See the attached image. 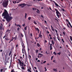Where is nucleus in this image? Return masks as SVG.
Returning <instances> with one entry per match:
<instances>
[{"label": "nucleus", "instance_id": "obj_24", "mask_svg": "<svg viewBox=\"0 0 72 72\" xmlns=\"http://www.w3.org/2000/svg\"><path fill=\"white\" fill-rule=\"evenodd\" d=\"M17 27H19L20 28H21V25H20L17 24Z\"/></svg>", "mask_w": 72, "mask_h": 72}, {"label": "nucleus", "instance_id": "obj_32", "mask_svg": "<svg viewBox=\"0 0 72 72\" xmlns=\"http://www.w3.org/2000/svg\"><path fill=\"white\" fill-rule=\"evenodd\" d=\"M33 23H34V24H37V23H36V21H33Z\"/></svg>", "mask_w": 72, "mask_h": 72}, {"label": "nucleus", "instance_id": "obj_25", "mask_svg": "<svg viewBox=\"0 0 72 72\" xmlns=\"http://www.w3.org/2000/svg\"><path fill=\"white\" fill-rule=\"evenodd\" d=\"M0 30H2V25L0 26Z\"/></svg>", "mask_w": 72, "mask_h": 72}, {"label": "nucleus", "instance_id": "obj_29", "mask_svg": "<svg viewBox=\"0 0 72 72\" xmlns=\"http://www.w3.org/2000/svg\"><path fill=\"white\" fill-rule=\"evenodd\" d=\"M60 54H61V53L60 52L59 53H57V54H58V55H60Z\"/></svg>", "mask_w": 72, "mask_h": 72}, {"label": "nucleus", "instance_id": "obj_7", "mask_svg": "<svg viewBox=\"0 0 72 72\" xmlns=\"http://www.w3.org/2000/svg\"><path fill=\"white\" fill-rule=\"evenodd\" d=\"M22 6H21V8H24V6H26V4H25V3H22Z\"/></svg>", "mask_w": 72, "mask_h": 72}, {"label": "nucleus", "instance_id": "obj_23", "mask_svg": "<svg viewBox=\"0 0 72 72\" xmlns=\"http://www.w3.org/2000/svg\"><path fill=\"white\" fill-rule=\"evenodd\" d=\"M21 69H25V68H24V67H21Z\"/></svg>", "mask_w": 72, "mask_h": 72}, {"label": "nucleus", "instance_id": "obj_11", "mask_svg": "<svg viewBox=\"0 0 72 72\" xmlns=\"http://www.w3.org/2000/svg\"><path fill=\"white\" fill-rule=\"evenodd\" d=\"M6 32H7V33H10V30H7Z\"/></svg>", "mask_w": 72, "mask_h": 72}, {"label": "nucleus", "instance_id": "obj_15", "mask_svg": "<svg viewBox=\"0 0 72 72\" xmlns=\"http://www.w3.org/2000/svg\"><path fill=\"white\" fill-rule=\"evenodd\" d=\"M69 37L70 38V39L71 40V41H72V37H71V36H70Z\"/></svg>", "mask_w": 72, "mask_h": 72}, {"label": "nucleus", "instance_id": "obj_47", "mask_svg": "<svg viewBox=\"0 0 72 72\" xmlns=\"http://www.w3.org/2000/svg\"><path fill=\"white\" fill-rule=\"evenodd\" d=\"M28 52H29V51H30V48H28Z\"/></svg>", "mask_w": 72, "mask_h": 72}, {"label": "nucleus", "instance_id": "obj_62", "mask_svg": "<svg viewBox=\"0 0 72 72\" xmlns=\"http://www.w3.org/2000/svg\"><path fill=\"white\" fill-rule=\"evenodd\" d=\"M20 66H22V67H23V64H22V65H20Z\"/></svg>", "mask_w": 72, "mask_h": 72}, {"label": "nucleus", "instance_id": "obj_12", "mask_svg": "<svg viewBox=\"0 0 72 72\" xmlns=\"http://www.w3.org/2000/svg\"><path fill=\"white\" fill-rule=\"evenodd\" d=\"M11 54H12V51H10L9 54V55H8L9 56H10V55H11Z\"/></svg>", "mask_w": 72, "mask_h": 72}, {"label": "nucleus", "instance_id": "obj_40", "mask_svg": "<svg viewBox=\"0 0 72 72\" xmlns=\"http://www.w3.org/2000/svg\"><path fill=\"white\" fill-rule=\"evenodd\" d=\"M62 41L64 43V40H63V39H62Z\"/></svg>", "mask_w": 72, "mask_h": 72}, {"label": "nucleus", "instance_id": "obj_33", "mask_svg": "<svg viewBox=\"0 0 72 72\" xmlns=\"http://www.w3.org/2000/svg\"><path fill=\"white\" fill-rule=\"evenodd\" d=\"M27 26L25 27L24 28V30H27Z\"/></svg>", "mask_w": 72, "mask_h": 72}, {"label": "nucleus", "instance_id": "obj_61", "mask_svg": "<svg viewBox=\"0 0 72 72\" xmlns=\"http://www.w3.org/2000/svg\"><path fill=\"white\" fill-rule=\"evenodd\" d=\"M30 35L31 37L32 36V33H30Z\"/></svg>", "mask_w": 72, "mask_h": 72}, {"label": "nucleus", "instance_id": "obj_37", "mask_svg": "<svg viewBox=\"0 0 72 72\" xmlns=\"http://www.w3.org/2000/svg\"><path fill=\"white\" fill-rule=\"evenodd\" d=\"M19 30H20V28H19V27H18L17 28V30L18 31H19Z\"/></svg>", "mask_w": 72, "mask_h": 72}, {"label": "nucleus", "instance_id": "obj_22", "mask_svg": "<svg viewBox=\"0 0 72 72\" xmlns=\"http://www.w3.org/2000/svg\"><path fill=\"white\" fill-rule=\"evenodd\" d=\"M27 71H28V72H32L30 70V69H28Z\"/></svg>", "mask_w": 72, "mask_h": 72}, {"label": "nucleus", "instance_id": "obj_35", "mask_svg": "<svg viewBox=\"0 0 72 72\" xmlns=\"http://www.w3.org/2000/svg\"><path fill=\"white\" fill-rule=\"evenodd\" d=\"M31 19V17H30L29 18H28V19L29 21Z\"/></svg>", "mask_w": 72, "mask_h": 72}, {"label": "nucleus", "instance_id": "obj_31", "mask_svg": "<svg viewBox=\"0 0 72 72\" xmlns=\"http://www.w3.org/2000/svg\"><path fill=\"white\" fill-rule=\"evenodd\" d=\"M23 5V4H20L19 5V7H20V6H22V5Z\"/></svg>", "mask_w": 72, "mask_h": 72}, {"label": "nucleus", "instance_id": "obj_5", "mask_svg": "<svg viewBox=\"0 0 72 72\" xmlns=\"http://www.w3.org/2000/svg\"><path fill=\"white\" fill-rule=\"evenodd\" d=\"M22 48H23V50H24V53H26V50L25 49V46H22Z\"/></svg>", "mask_w": 72, "mask_h": 72}, {"label": "nucleus", "instance_id": "obj_43", "mask_svg": "<svg viewBox=\"0 0 72 72\" xmlns=\"http://www.w3.org/2000/svg\"><path fill=\"white\" fill-rule=\"evenodd\" d=\"M67 25L68 27V28H70L69 26V25H68V24H67Z\"/></svg>", "mask_w": 72, "mask_h": 72}, {"label": "nucleus", "instance_id": "obj_50", "mask_svg": "<svg viewBox=\"0 0 72 72\" xmlns=\"http://www.w3.org/2000/svg\"><path fill=\"white\" fill-rule=\"evenodd\" d=\"M68 24L69 25V26L71 25V23H70V22H68Z\"/></svg>", "mask_w": 72, "mask_h": 72}, {"label": "nucleus", "instance_id": "obj_4", "mask_svg": "<svg viewBox=\"0 0 72 72\" xmlns=\"http://www.w3.org/2000/svg\"><path fill=\"white\" fill-rule=\"evenodd\" d=\"M18 60L19 61L20 65H21V64H23V65H24V62H22L21 60H20V59H18Z\"/></svg>", "mask_w": 72, "mask_h": 72}, {"label": "nucleus", "instance_id": "obj_53", "mask_svg": "<svg viewBox=\"0 0 72 72\" xmlns=\"http://www.w3.org/2000/svg\"><path fill=\"white\" fill-rule=\"evenodd\" d=\"M55 31H56V33H58V31H57V30H56V29H55Z\"/></svg>", "mask_w": 72, "mask_h": 72}, {"label": "nucleus", "instance_id": "obj_20", "mask_svg": "<svg viewBox=\"0 0 72 72\" xmlns=\"http://www.w3.org/2000/svg\"><path fill=\"white\" fill-rule=\"evenodd\" d=\"M53 70L54 71H55V72H57V69H53Z\"/></svg>", "mask_w": 72, "mask_h": 72}, {"label": "nucleus", "instance_id": "obj_2", "mask_svg": "<svg viewBox=\"0 0 72 72\" xmlns=\"http://www.w3.org/2000/svg\"><path fill=\"white\" fill-rule=\"evenodd\" d=\"M9 2V0H8L7 1H5V2L3 4V6L5 8L7 7L8 5V3Z\"/></svg>", "mask_w": 72, "mask_h": 72}, {"label": "nucleus", "instance_id": "obj_17", "mask_svg": "<svg viewBox=\"0 0 72 72\" xmlns=\"http://www.w3.org/2000/svg\"><path fill=\"white\" fill-rule=\"evenodd\" d=\"M37 11L36 12L37 13H40V11L39 9H37Z\"/></svg>", "mask_w": 72, "mask_h": 72}, {"label": "nucleus", "instance_id": "obj_52", "mask_svg": "<svg viewBox=\"0 0 72 72\" xmlns=\"http://www.w3.org/2000/svg\"><path fill=\"white\" fill-rule=\"evenodd\" d=\"M22 53L24 54V52L23 51H24V50H23V49H22Z\"/></svg>", "mask_w": 72, "mask_h": 72}, {"label": "nucleus", "instance_id": "obj_49", "mask_svg": "<svg viewBox=\"0 0 72 72\" xmlns=\"http://www.w3.org/2000/svg\"><path fill=\"white\" fill-rule=\"evenodd\" d=\"M17 56V54H15L14 55V57H16Z\"/></svg>", "mask_w": 72, "mask_h": 72}, {"label": "nucleus", "instance_id": "obj_6", "mask_svg": "<svg viewBox=\"0 0 72 72\" xmlns=\"http://www.w3.org/2000/svg\"><path fill=\"white\" fill-rule=\"evenodd\" d=\"M53 3H54L55 4L56 6H57V7H58V6H59V5H58V4H57V3H55V1H53Z\"/></svg>", "mask_w": 72, "mask_h": 72}, {"label": "nucleus", "instance_id": "obj_13", "mask_svg": "<svg viewBox=\"0 0 72 72\" xmlns=\"http://www.w3.org/2000/svg\"><path fill=\"white\" fill-rule=\"evenodd\" d=\"M37 46L38 47H40V44L39 43L37 44Z\"/></svg>", "mask_w": 72, "mask_h": 72}, {"label": "nucleus", "instance_id": "obj_21", "mask_svg": "<svg viewBox=\"0 0 72 72\" xmlns=\"http://www.w3.org/2000/svg\"><path fill=\"white\" fill-rule=\"evenodd\" d=\"M52 42V44L53 45H54V42L53 41V40H51Z\"/></svg>", "mask_w": 72, "mask_h": 72}, {"label": "nucleus", "instance_id": "obj_16", "mask_svg": "<svg viewBox=\"0 0 72 72\" xmlns=\"http://www.w3.org/2000/svg\"><path fill=\"white\" fill-rule=\"evenodd\" d=\"M27 14L26 13L25 14V19H26V17H27Z\"/></svg>", "mask_w": 72, "mask_h": 72}, {"label": "nucleus", "instance_id": "obj_41", "mask_svg": "<svg viewBox=\"0 0 72 72\" xmlns=\"http://www.w3.org/2000/svg\"><path fill=\"white\" fill-rule=\"evenodd\" d=\"M65 32H63V34L64 35V36H65V35H66L65 34H66V33H65Z\"/></svg>", "mask_w": 72, "mask_h": 72}, {"label": "nucleus", "instance_id": "obj_45", "mask_svg": "<svg viewBox=\"0 0 72 72\" xmlns=\"http://www.w3.org/2000/svg\"><path fill=\"white\" fill-rule=\"evenodd\" d=\"M46 62V61H44L43 62V63H44H44H45Z\"/></svg>", "mask_w": 72, "mask_h": 72}, {"label": "nucleus", "instance_id": "obj_34", "mask_svg": "<svg viewBox=\"0 0 72 72\" xmlns=\"http://www.w3.org/2000/svg\"><path fill=\"white\" fill-rule=\"evenodd\" d=\"M59 38L60 39V37H57V39L59 41H60V39H59Z\"/></svg>", "mask_w": 72, "mask_h": 72}, {"label": "nucleus", "instance_id": "obj_14", "mask_svg": "<svg viewBox=\"0 0 72 72\" xmlns=\"http://www.w3.org/2000/svg\"><path fill=\"white\" fill-rule=\"evenodd\" d=\"M15 38H14L13 37H12V40H10V41H13V40H14V39H15Z\"/></svg>", "mask_w": 72, "mask_h": 72}, {"label": "nucleus", "instance_id": "obj_9", "mask_svg": "<svg viewBox=\"0 0 72 72\" xmlns=\"http://www.w3.org/2000/svg\"><path fill=\"white\" fill-rule=\"evenodd\" d=\"M39 37H40L41 39H42V35H41L40 34H39Z\"/></svg>", "mask_w": 72, "mask_h": 72}, {"label": "nucleus", "instance_id": "obj_38", "mask_svg": "<svg viewBox=\"0 0 72 72\" xmlns=\"http://www.w3.org/2000/svg\"><path fill=\"white\" fill-rule=\"evenodd\" d=\"M50 50H51L52 49H53V48H52V47H50Z\"/></svg>", "mask_w": 72, "mask_h": 72}, {"label": "nucleus", "instance_id": "obj_28", "mask_svg": "<svg viewBox=\"0 0 72 72\" xmlns=\"http://www.w3.org/2000/svg\"><path fill=\"white\" fill-rule=\"evenodd\" d=\"M21 45H22V46H24V43H23V42H22L21 43Z\"/></svg>", "mask_w": 72, "mask_h": 72}, {"label": "nucleus", "instance_id": "obj_56", "mask_svg": "<svg viewBox=\"0 0 72 72\" xmlns=\"http://www.w3.org/2000/svg\"><path fill=\"white\" fill-rule=\"evenodd\" d=\"M44 42H45L46 43V42H47V40H45L44 41Z\"/></svg>", "mask_w": 72, "mask_h": 72}, {"label": "nucleus", "instance_id": "obj_18", "mask_svg": "<svg viewBox=\"0 0 72 72\" xmlns=\"http://www.w3.org/2000/svg\"><path fill=\"white\" fill-rule=\"evenodd\" d=\"M3 32L2 31H1L0 32V34H1V35H3Z\"/></svg>", "mask_w": 72, "mask_h": 72}, {"label": "nucleus", "instance_id": "obj_57", "mask_svg": "<svg viewBox=\"0 0 72 72\" xmlns=\"http://www.w3.org/2000/svg\"><path fill=\"white\" fill-rule=\"evenodd\" d=\"M37 62H40V60H37Z\"/></svg>", "mask_w": 72, "mask_h": 72}, {"label": "nucleus", "instance_id": "obj_36", "mask_svg": "<svg viewBox=\"0 0 72 72\" xmlns=\"http://www.w3.org/2000/svg\"><path fill=\"white\" fill-rule=\"evenodd\" d=\"M5 40H9V39L8 38H5Z\"/></svg>", "mask_w": 72, "mask_h": 72}, {"label": "nucleus", "instance_id": "obj_64", "mask_svg": "<svg viewBox=\"0 0 72 72\" xmlns=\"http://www.w3.org/2000/svg\"><path fill=\"white\" fill-rule=\"evenodd\" d=\"M47 65L48 66H49L50 65V64H49V63H48L47 64Z\"/></svg>", "mask_w": 72, "mask_h": 72}, {"label": "nucleus", "instance_id": "obj_51", "mask_svg": "<svg viewBox=\"0 0 72 72\" xmlns=\"http://www.w3.org/2000/svg\"><path fill=\"white\" fill-rule=\"evenodd\" d=\"M49 9L51 10V11H53V10H52V9H51V8H50V7H49Z\"/></svg>", "mask_w": 72, "mask_h": 72}, {"label": "nucleus", "instance_id": "obj_27", "mask_svg": "<svg viewBox=\"0 0 72 72\" xmlns=\"http://www.w3.org/2000/svg\"><path fill=\"white\" fill-rule=\"evenodd\" d=\"M53 53V54H55V55H57V53H55V52H54Z\"/></svg>", "mask_w": 72, "mask_h": 72}, {"label": "nucleus", "instance_id": "obj_58", "mask_svg": "<svg viewBox=\"0 0 72 72\" xmlns=\"http://www.w3.org/2000/svg\"><path fill=\"white\" fill-rule=\"evenodd\" d=\"M5 60H6V58H7L6 55H5Z\"/></svg>", "mask_w": 72, "mask_h": 72}, {"label": "nucleus", "instance_id": "obj_48", "mask_svg": "<svg viewBox=\"0 0 72 72\" xmlns=\"http://www.w3.org/2000/svg\"><path fill=\"white\" fill-rule=\"evenodd\" d=\"M14 69H12V71H11V72H15L14 71Z\"/></svg>", "mask_w": 72, "mask_h": 72}, {"label": "nucleus", "instance_id": "obj_26", "mask_svg": "<svg viewBox=\"0 0 72 72\" xmlns=\"http://www.w3.org/2000/svg\"><path fill=\"white\" fill-rule=\"evenodd\" d=\"M17 35H16L15 37H14V38H15V41L16 40V39H17Z\"/></svg>", "mask_w": 72, "mask_h": 72}, {"label": "nucleus", "instance_id": "obj_44", "mask_svg": "<svg viewBox=\"0 0 72 72\" xmlns=\"http://www.w3.org/2000/svg\"><path fill=\"white\" fill-rule=\"evenodd\" d=\"M66 21H67V22H69V21L68 20V19H66Z\"/></svg>", "mask_w": 72, "mask_h": 72}, {"label": "nucleus", "instance_id": "obj_60", "mask_svg": "<svg viewBox=\"0 0 72 72\" xmlns=\"http://www.w3.org/2000/svg\"><path fill=\"white\" fill-rule=\"evenodd\" d=\"M29 58H31V56L30 55H29Z\"/></svg>", "mask_w": 72, "mask_h": 72}, {"label": "nucleus", "instance_id": "obj_55", "mask_svg": "<svg viewBox=\"0 0 72 72\" xmlns=\"http://www.w3.org/2000/svg\"><path fill=\"white\" fill-rule=\"evenodd\" d=\"M21 36H22V37H23V34L22 33L21 34Z\"/></svg>", "mask_w": 72, "mask_h": 72}, {"label": "nucleus", "instance_id": "obj_59", "mask_svg": "<svg viewBox=\"0 0 72 72\" xmlns=\"http://www.w3.org/2000/svg\"><path fill=\"white\" fill-rule=\"evenodd\" d=\"M3 69H1V72H3Z\"/></svg>", "mask_w": 72, "mask_h": 72}, {"label": "nucleus", "instance_id": "obj_1", "mask_svg": "<svg viewBox=\"0 0 72 72\" xmlns=\"http://www.w3.org/2000/svg\"><path fill=\"white\" fill-rule=\"evenodd\" d=\"M4 12L2 14V17H4V16L3 17L4 19H6V21L9 22L12 19L13 17L9 16V15L8 12L6 10L4 9Z\"/></svg>", "mask_w": 72, "mask_h": 72}, {"label": "nucleus", "instance_id": "obj_3", "mask_svg": "<svg viewBox=\"0 0 72 72\" xmlns=\"http://www.w3.org/2000/svg\"><path fill=\"white\" fill-rule=\"evenodd\" d=\"M55 10L56 11V13L57 14V16L58 18H59L60 17V15H59L58 14H59V15H60V12H59V11H58V10H57V9L55 8Z\"/></svg>", "mask_w": 72, "mask_h": 72}, {"label": "nucleus", "instance_id": "obj_10", "mask_svg": "<svg viewBox=\"0 0 72 72\" xmlns=\"http://www.w3.org/2000/svg\"><path fill=\"white\" fill-rule=\"evenodd\" d=\"M51 30H52V31H54V28H53V27L52 25H51Z\"/></svg>", "mask_w": 72, "mask_h": 72}, {"label": "nucleus", "instance_id": "obj_39", "mask_svg": "<svg viewBox=\"0 0 72 72\" xmlns=\"http://www.w3.org/2000/svg\"><path fill=\"white\" fill-rule=\"evenodd\" d=\"M53 57H54L53 56H52L51 57V60H53Z\"/></svg>", "mask_w": 72, "mask_h": 72}, {"label": "nucleus", "instance_id": "obj_19", "mask_svg": "<svg viewBox=\"0 0 72 72\" xmlns=\"http://www.w3.org/2000/svg\"><path fill=\"white\" fill-rule=\"evenodd\" d=\"M38 55H42V56H43V55H44L42 54H41V53H39L38 54Z\"/></svg>", "mask_w": 72, "mask_h": 72}, {"label": "nucleus", "instance_id": "obj_8", "mask_svg": "<svg viewBox=\"0 0 72 72\" xmlns=\"http://www.w3.org/2000/svg\"><path fill=\"white\" fill-rule=\"evenodd\" d=\"M35 28L38 31V32H40V30H39V28H36V27H35Z\"/></svg>", "mask_w": 72, "mask_h": 72}, {"label": "nucleus", "instance_id": "obj_54", "mask_svg": "<svg viewBox=\"0 0 72 72\" xmlns=\"http://www.w3.org/2000/svg\"><path fill=\"white\" fill-rule=\"evenodd\" d=\"M62 11H63L64 12L65 11V10H64V9L63 8H62Z\"/></svg>", "mask_w": 72, "mask_h": 72}, {"label": "nucleus", "instance_id": "obj_46", "mask_svg": "<svg viewBox=\"0 0 72 72\" xmlns=\"http://www.w3.org/2000/svg\"><path fill=\"white\" fill-rule=\"evenodd\" d=\"M39 51V50H36V52L37 53H38V52Z\"/></svg>", "mask_w": 72, "mask_h": 72}, {"label": "nucleus", "instance_id": "obj_63", "mask_svg": "<svg viewBox=\"0 0 72 72\" xmlns=\"http://www.w3.org/2000/svg\"><path fill=\"white\" fill-rule=\"evenodd\" d=\"M2 21H3V22H4V21H5V20L4 19H2Z\"/></svg>", "mask_w": 72, "mask_h": 72}, {"label": "nucleus", "instance_id": "obj_42", "mask_svg": "<svg viewBox=\"0 0 72 72\" xmlns=\"http://www.w3.org/2000/svg\"><path fill=\"white\" fill-rule=\"evenodd\" d=\"M22 26L23 27H25V24L24 23V24H23L22 25Z\"/></svg>", "mask_w": 72, "mask_h": 72}, {"label": "nucleus", "instance_id": "obj_30", "mask_svg": "<svg viewBox=\"0 0 72 72\" xmlns=\"http://www.w3.org/2000/svg\"><path fill=\"white\" fill-rule=\"evenodd\" d=\"M44 69H45V71H47V69H46V67H44Z\"/></svg>", "mask_w": 72, "mask_h": 72}]
</instances>
